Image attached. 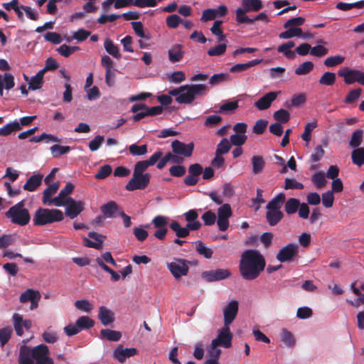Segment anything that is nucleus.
I'll return each instance as SVG.
<instances>
[{
  "label": "nucleus",
  "mask_w": 364,
  "mask_h": 364,
  "mask_svg": "<svg viewBox=\"0 0 364 364\" xmlns=\"http://www.w3.org/2000/svg\"><path fill=\"white\" fill-rule=\"evenodd\" d=\"M265 266V259L259 250H247L242 253L239 270L243 279H255L264 271Z\"/></svg>",
  "instance_id": "f257e3e1"
},
{
  "label": "nucleus",
  "mask_w": 364,
  "mask_h": 364,
  "mask_svg": "<svg viewBox=\"0 0 364 364\" xmlns=\"http://www.w3.org/2000/svg\"><path fill=\"white\" fill-rule=\"evenodd\" d=\"M208 90V87L203 84L185 85L169 90L168 94L176 97L179 104L191 105L197 97L206 95Z\"/></svg>",
  "instance_id": "f03ea898"
},
{
  "label": "nucleus",
  "mask_w": 364,
  "mask_h": 364,
  "mask_svg": "<svg viewBox=\"0 0 364 364\" xmlns=\"http://www.w3.org/2000/svg\"><path fill=\"white\" fill-rule=\"evenodd\" d=\"M162 151H156L148 160L138 161L134 169L132 178L129 182L146 183L150 181V174L144 171L150 166H154L161 157Z\"/></svg>",
  "instance_id": "7ed1b4c3"
},
{
  "label": "nucleus",
  "mask_w": 364,
  "mask_h": 364,
  "mask_svg": "<svg viewBox=\"0 0 364 364\" xmlns=\"http://www.w3.org/2000/svg\"><path fill=\"white\" fill-rule=\"evenodd\" d=\"M63 213L58 209L38 208L33 218L35 225H45L55 222L62 221Z\"/></svg>",
  "instance_id": "20e7f679"
},
{
  "label": "nucleus",
  "mask_w": 364,
  "mask_h": 364,
  "mask_svg": "<svg viewBox=\"0 0 364 364\" xmlns=\"http://www.w3.org/2000/svg\"><path fill=\"white\" fill-rule=\"evenodd\" d=\"M232 333L230 332L229 326H225L220 329L217 338L212 341L209 350L210 355L218 358L221 350L218 349L219 346L224 348H230L232 345Z\"/></svg>",
  "instance_id": "39448f33"
},
{
  "label": "nucleus",
  "mask_w": 364,
  "mask_h": 364,
  "mask_svg": "<svg viewBox=\"0 0 364 364\" xmlns=\"http://www.w3.org/2000/svg\"><path fill=\"white\" fill-rule=\"evenodd\" d=\"M242 8H237L235 11V20L238 24L251 21L247 14L250 11H258L262 8L261 0H242Z\"/></svg>",
  "instance_id": "423d86ee"
},
{
  "label": "nucleus",
  "mask_w": 364,
  "mask_h": 364,
  "mask_svg": "<svg viewBox=\"0 0 364 364\" xmlns=\"http://www.w3.org/2000/svg\"><path fill=\"white\" fill-rule=\"evenodd\" d=\"M6 216L9 218L13 223L21 226L27 225L31 219L28 210L23 208L22 202L10 208L6 213Z\"/></svg>",
  "instance_id": "0eeeda50"
},
{
  "label": "nucleus",
  "mask_w": 364,
  "mask_h": 364,
  "mask_svg": "<svg viewBox=\"0 0 364 364\" xmlns=\"http://www.w3.org/2000/svg\"><path fill=\"white\" fill-rule=\"evenodd\" d=\"M30 356L35 364H54L53 359L50 356L49 348L45 344L30 348Z\"/></svg>",
  "instance_id": "6e6552de"
},
{
  "label": "nucleus",
  "mask_w": 364,
  "mask_h": 364,
  "mask_svg": "<svg viewBox=\"0 0 364 364\" xmlns=\"http://www.w3.org/2000/svg\"><path fill=\"white\" fill-rule=\"evenodd\" d=\"M338 75L343 77V81L346 85L358 82L364 86V73L360 70L343 67L338 71Z\"/></svg>",
  "instance_id": "1a4fd4ad"
},
{
  "label": "nucleus",
  "mask_w": 364,
  "mask_h": 364,
  "mask_svg": "<svg viewBox=\"0 0 364 364\" xmlns=\"http://www.w3.org/2000/svg\"><path fill=\"white\" fill-rule=\"evenodd\" d=\"M190 262L181 259V258H173V260L166 264L168 269L176 279H179L182 277H185L188 274L189 271L188 264Z\"/></svg>",
  "instance_id": "9d476101"
},
{
  "label": "nucleus",
  "mask_w": 364,
  "mask_h": 364,
  "mask_svg": "<svg viewBox=\"0 0 364 364\" xmlns=\"http://www.w3.org/2000/svg\"><path fill=\"white\" fill-rule=\"evenodd\" d=\"M299 255V247L294 243L284 246L277 254L276 258L280 262H290L294 260Z\"/></svg>",
  "instance_id": "9b49d317"
},
{
  "label": "nucleus",
  "mask_w": 364,
  "mask_h": 364,
  "mask_svg": "<svg viewBox=\"0 0 364 364\" xmlns=\"http://www.w3.org/2000/svg\"><path fill=\"white\" fill-rule=\"evenodd\" d=\"M231 215L232 210L230 205L224 204L218 208L217 224L220 231H225L228 228L229 218Z\"/></svg>",
  "instance_id": "f8f14e48"
},
{
  "label": "nucleus",
  "mask_w": 364,
  "mask_h": 364,
  "mask_svg": "<svg viewBox=\"0 0 364 364\" xmlns=\"http://www.w3.org/2000/svg\"><path fill=\"white\" fill-rule=\"evenodd\" d=\"M65 215L70 219L75 218L84 210V203L82 201H76L72 198L66 199Z\"/></svg>",
  "instance_id": "ddd939ff"
},
{
  "label": "nucleus",
  "mask_w": 364,
  "mask_h": 364,
  "mask_svg": "<svg viewBox=\"0 0 364 364\" xmlns=\"http://www.w3.org/2000/svg\"><path fill=\"white\" fill-rule=\"evenodd\" d=\"M171 149L173 154L176 155H181L184 157H190L191 156L194 149V144L191 142L186 144L183 142L176 139L171 143Z\"/></svg>",
  "instance_id": "4468645a"
},
{
  "label": "nucleus",
  "mask_w": 364,
  "mask_h": 364,
  "mask_svg": "<svg viewBox=\"0 0 364 364\" xmlns=\"http://www.w3.org/2000/svg\"><path fill=\"white\" fill-rule=\"evenodd\" d=\"M231 275L230 272L227 269H217L203 272L202 277L208 282H213L228 278Z\"/></svg>",
  "instance_id": "2eb2a0df"
},
{
  "label": "nucleus",
  "mask_w": 364,
  "mask_h": 364,
  "mask_svg": "<svg viewBox=\"0 0 364 364\" xmlns=\"http://www.w3.org/2000/svg\"><path fill=\"white\" fill-rule=\"evenodd\" d=\"M237 312L238 302L232 300L223 309L224 325L230 326L236 318Z\"/></svg>",
  "instance_id": "dca6fc26"
},
{
  "label": "nucleus",
  "mask_w": 364,
  "mask_h": 364,
  "mask_svg": "<svg viewBox=\"0 0 364 364\" xmlns=\"http://www.w3.org/2000/svg\"><path fill=\"white\" fill-rule=\"evenodd\" d=\"M279 93L280 92H269L266 93L255 102V106L259 110H265L268 109L271 106L272 102L277 99Z\"/></svg>",
  "instance_id": "f3484780"
},
{
  "label": "nucleus",
  "mask_w": 364,
  "mask_h": 364,
  "mask_svg": "<svg viewBox=\"0 0 364 364\" xmlns=\"http://www.w3.org/2000/svg\"><path fill=\"white\" fill-rule=\"evenodd\" d=\"M137 350L134 348H126L118 346L114 351V358L120 363H124L127 358L135 355Z\"/></svg>",
  "instance_id": "a211bd4d"
},
{
  "label": "nucleus",
  "mask_w": 364,
  "mask_h": 364,
  "mask_svg": "<svg viewBox=\"0 0 364 364\" xmlns=\"http://www.w3.org/2000/svg\"><path fill=\"white\" fill-rule=\"evenodd\" d=\"M188 174L184 178L185 183H196L199 180L200 176L203 173V167L199 164H191L188 167Z\"/></svg>",
  "instance_id": "6ab92c4d"
},
{
  "label": "nucleus",
  "mask_w": 364,
  "mask_h": 364,
  "mask_svg": "<svg viewBox=\"0 0 364 364\" xmlns=\"http://www.w3.org/2000/svg\"><path fill=\"white\" fill-rule=\"evenodd\" d=\"M28 340H23L24 343L19 349V355L18 358V364H35L33 360L30 356V347L26 345Z\"/></svg>",
  "instance_id": "aec40b11"
},
{
  "label": "nucleus",
  "mask_w": 364,
  "mask_h": 364,
  "mask_svg": "<svg viewBox=\"0 0 364 364\" xmlns=\"http://www.w3.org/2000/svg\"><path fill=\"white\" fill-rule=\"evenodd\" d=\"M98 318L104 326H108L114 321V314L105 306L99 308Z\"/></svg>",
  "instance_id": "412c9836"
},
{
  "label": "nucleus",
  "mask_w": 364,
  "mask_h": 364,
  "mask_svg": "<svg viewBox=\"0 0 364 364\" xmlns=\"http://www.w3.org/2000/svg\"><path fill=\"white\" fill-rule=\"evenodd\" d=\"M59 189V183H50V186L44 190L43 196V203L46 205H55L52 196Z\"/></svg>",
  "instance_id": "4be33fe9"
},
{
  "label": "nucleus",
  "mask_w": 364,
  "mask_h": 364,
  "mask_svg": "<svg viewBox=\"0 0 364 364\" xmlns=\"http://www.w3.org/2000/svg\"><path fill=\"white\" fill-rule=\"evenodd\" d=\"M185 219L188 222L187 227L191 230H198L201 224L196 219L198 217V214L196 210H190L184 214Z\"/></svg>",
  "instance_id": "5701e85b"
},
{
  "label": "nucleus",
  "mask_w": 364,
  "mask_h": 364,
  "mask_svg": "<svg viewBox=\"0 0 364 364\" xmlns=\"http://www.w3.org/2000/svg\"><path fill=\"white\" fill-rule=\"evenodd\" d=\"M74 189V186L73 183H67L65 187L60 191L58 196L53 198V202L55 203V206L60 207L65 204L66 202L65 197L72 193Z\"/></svg>",
  "instance_id": "b1692460"
},
{
  "label": "nucleus",
  "mask_w": 364,
  "mask_h": 364,
  "mask_svg": "<svg viewBox=\"0 0 364 364\" xmlns=\"http://www.w3.org/2000/svg\"><path fill=\"white\" fill-rule=\"evenodd\" d=\"M100 210L105 218H112L116 217V213L119 210L118 205L113 200L102 205L100 207Z\"/></svg>",
  "instance_id": "393cba45"
},
{
  "label": "nucleus",
  "mask_w": 364,
  "mask_h": 364,
  "mask_svg": "<svg viewBox=\"0 0 364 364\" xmlns=\"http://www.w3.org/2000/svg\"><path fill=\"white\" fill-rule=\"evenodd\" d=\"M88 236L95 240V242L89 240L88 239L85 240V245L89 247H93L95 249H100L102 247V244L104 241V236L101 234L97 233L95 232H90L88 234Z\"/></svg>",
  "instance_id": "a878e982"
},
{
  "label": "nucleus",
  "mask_w": 364,
  "mask_h": 364,
  "mask_svg": "<svg viewBox=\"0 0 364 364\" xmlns=\"http://www.w3.org/2000/svg\"><path fill=\"white\" fill-rule=\"evenodd\" d=\"M14 85V77L12 74L6 73L4 77L0 74V95L1 96L3 95L4 88L9 90L13 88Z\"/></svg>",
  "instance_id": "bb28decb"
},
{
  "label": "nucleus",
  "mask_w": 364,
  "mask_h": 364,
  "mask_svg": "<svg viewBox=\"0 0 364 364\" xmlns=\"http://www.w3.org/2000/svg\"><path fill=\"white\" fill-rule=\"evenodd\" d=\"M183 54L182 46L176 44L168 50V59L171 63H177L182 60Z\"/></svg>",
  "instance_id": "cd10ccee"
},
{
  "label": "nucleus",
  "mask_w": 364,
  "mask_h": 364,
  "mask_svg": "<svg viewBox=\"0 0 364 364\" xmlns=\"http://www.w3.org/2000/svg\"><path fill=\"white\" fill-rule=\"evenodd\" d=\"M295 46V43L292 41H289L287 43H282L277 48L279 53H283V55L289 60H293L296 58L294 51L290 50Z\"/></svg>",
  "instance_id": "c85d7f7f"
},
{
  "label": "nucleus",
  "mask_w": 364,
  "mask_h": 364,
  "mask_svg": "<svg viewBox=\"0 0 364 364\" xmlns=\"http://www.w3.org/2000/svg\"><path fill=\"white\" fill-rule=\"evenodd\" d=\"M262 61V59H255L245 63H238L232 66L230 69V71L232 73H242L248 70L251 67L259 64Z\"/></svg>",
  "instance_id": "c756f323"
},
{
  "label": "nucleus",
  "mask_w": 364,
  "mask_h": 364,
  "mask_svg": "<svg viewBox=\"0 0 364 364\" xmlns=\"http://www.w3.org/2000/svg\"><path fill=\"white\" fill-rule=\"evenodd\" d=\"M285 194L280 193L274 197L267 205V210H280V208L285 202Z\"/></svg>",
  "instance_id": "7c9ffc66"
},
{
  "label": "nucleus",
  "mask_w": 364,
  "mask_h": 364,
  "mask_svg": "<svg viewBox=\"0 0 364 364\" xmlns=\"http://www.w3.org/2000/svg\"><path fill=\"white\" fill-rule=\"evenodd\" d=\"M284 214L281 210H267L266 218L269 225L274 226L283 218Z\"/></svg>",
  "instance_id": "2f4dec72"
},
{
  "label": "nucleus",
  "mask_w": 364,
  "mask_h": 364,
  "mask_svg": "<svg viewBox=\"0 0 364 364\" xmlns=\"http://www.w3.org/2000/svg\"><path fill=\"white\" fill-rule=\"evenodd\" d=\"M355 285L356 282L352 283L350 285V288L353 292L358 297L354 301L347 300V301L353 306L358 307L360 305L364 304V292L362 293V291L358 287H356Z\"/></svg>",
  "instance_id": "473e14b6"
},
{
  "label": "nucleus",
  "mask_w": 364,
  "mask_h": 364,
  "mask_svg": "<svg viewBox=\"0 0 364 364\" xmlns=\"http://www.w3.org/2000/svg\"><path fill=\"white\" fill-rule=\"evenodd\" d=\"M21 129L19 122L16 120L6 124L3 127L0 128V135L6 136L11 134L13 132Z\"/></svg>",
  "instance_id": "72a5a7b5"
},
{
  "label": "nucleus",
  "mask_w": 364,
  "mask_h": 364,
  "mask_svg": "<svg viewBox=\"0 0 364 364\" xmlns=\"http://www.w3.org/2000/svg\"><path fill=\"white\" fill-rule=\"evenodd\" d=\"M196 250L200 255L206 259H210L213 256V251L212 249L208 247L204 242L198 240L195 242Z\"/></svg>",
  "instance_id": "f704fd0d"
},
{
  "label": "nucleus",
  "mask_w": 364,
  "mask_h": 364,
  "mask_svg": "<svg viewBox=\"0 0 364 364\" xmlns=\"http://www.w3.org/2000/svg\"><path fill=\"white\" fill-rule=\"evenodd\" d=\"M170 228L178 237H186L189 235L190 230H191L187 226L185 228L181 227L177 221H173L170 224Z\"/></svg>",
  "instance_id": "c9c22d12"
},
{
  "label": "nucleus",
  "mask_w": 364,
  "mask_h": 364,
  "mask_svg": "<svg viewBox=\"0 0 364 364\" xmlns=\"http://www.w3.org/2000/svg\"><path fill=\"white\" fill-rule=\"evenodd\" d=\"M104 47L106 51L114 58L117 59L121 58L118 46H116L110 38L105 39Z\"/></svg>",
  "instance_id": "e433bc0d"
},
{
  "label": "nucleus",
  "mask_w": 364,
  "mask_h": 364,
  "mask_svg": "<svg viewBox=\"0 0 364 364\" xmlns=\"http://www.w3.org/2000/svg\"><path fill=\"white\" fill-rule=\"evenodd\" d=\"M43 71H38L37 74L31 78L28 88L32 90L41 89L43 84Z\"/></svg>",
  "instance_id": "4c0bfd02"
},
{
  "label": "nucleus",
  "mask_w": 364,
  "mask_h": 364,
  "mask_svg": "<svg viewBox=\"0 0 364 364\" xmlns=\"http://www.w3.org/2000/svg\"><path fill=\"white\" fill-rule=\"evenodd\" d=\"M363 139V130L358 129L354 131L351 135L349 145L352 148H358L361 144Z\"/></svg>",
  "instance_id": "58836bf2"
},
{
  "label": "nucleus",
  "mask_w": 364,
  "mask_h": 364,
  "mask_svg": "<svg viewBox=\"0 0 364 364\" xmlns=\"http://www.w3.org/2000/svg\"><path fill=\"white\" fill-rule=\"evenodd\" d=\"M251 161L252 165V173L254 174L261 173L265 164L263 157L261 156H252Z\"/></svg>",
  "instance_id": "ea45409f"
},
{
  "label": "nucleus",
  "mask_w": 364,
  "mask_h": 364,
  "mask_svg": "<svg viewBox=\"0 0 364 364\" xmlns=\"http://www.w3.org/2000/svg\"><path fill=\"white\" fill-rule=\"evenodd\" d=\"M102 338H106L111 341H118L122 337V333L119 331L111 329H102L100 331Z\"/></svg>",
  "instance_id": "a19ab883"
},
{
  "label": "nucleus",
  "mask_w": 364,
  "mask_h": 364,
  "mask_svg": "<svg viewBox=\"0 0 364 364\" xmlns=\"http://www.w3.org/2000/svg\"><path fill=\"white\" fill-rule=\"evenodd\" d=\"M299 205L300 201L299 199L291 198L286 201L284 210L288 215H292L298 210Z\"/></svg>",
  "instance_id": "79ce46f5"
},
{
  "label": "nucleus",
  "mask_w": 364,
  "mask_h": 364,
  "mask_svg": "<svg viewBox=\"0 0 364 364\" xmlns=\"http://www.w3.org/2000/svg\"><path fill=\"white\" fill-rule=\"evenodd\" d=\"M353 163L358 166L364 164V148H355L351 154Z\"/></svg>",
  "instance_id": "37998d69"
},
{
  "label": "nucleus",
  "mask_w": 364,
  "mask_h": 364,
  "mask_svg": "<svg viewBox=\"0 0 364 364\" xmlns=\"http://www.w3.org/2000/svg\"><path fill=\"white\" fill-rule=\"evenodd\" d=\"M36 297H37V299H41V296L40 292L38 291L29 289L21 294L19 299L21 303H26L28 301H31L36 299Z\"/></svg>",
  "instance_id": "c03bdc74"
},
{
  "label": "nucleus",
  "mask_w": 364,
  "mask_h": 364,
  "mask_svg": "<svg viewBox=\"0 0 364 364\" xmlns=\"http://www.w3.org/2000/svg\"><path fill=\"white\" fill-rule=\"evenodd\" d=\"M287 30L279 33L281 39H289L293 37H299L302 35V30L300 28L289 27Z\"/></svg>",
  "instance_id": "a18cd8bd"
},
{
  "label": "nucleus",
  "mask_w": 364,
  "mask_h": 364,
  "mask_svg": "<svg viewBox=\"0 0 364 364\" xmlns=\"http://www.w3.org/2000/svg\"><path fill=\"white\" fill-rule=\"evenodd\" d=\"M336 76L334 73L326 72L320 77L318 82L325 86H332L335 84Z\"/></svg>",
  "instance_id": "49530a36"
},
{
  "label": "nucleus",
  "mask_w": 364,
  "mask_h": 364,
  "mask_svg": "<svg viewBox=\"0 0 364 364\" xmlns=\"http://www.w3.org/2000/svg\"><path fill=\"white\" fill-rule=\"evenodd\" d=\"M281 340L287 347L289 348L294 347L296 343V340L293 334L285 328L282 331Z\"/></svg>",
  "instance_id": "de8ad7c7"
},
{
  "label": "nucleus",
  "mask_w": 364,
  "mask_h": 364,
  "mask_svg": "<svg viewBox=\"0 0 364 364\" xmlns=\"http://www.w3.org/2000/svg\"><path fill=\"white\" fill-rule=\"evenodd\" d=\"M314 68V63L311 61H306L299 65L295 69V74L297 75H304L309 73Z\"/></svg>",
  "instance_id": "09e8293b"
},
{
  "label": "nucleus",
  "mask_w": 364,
  "mask_h": 364,
  "mask_svg": "<svg viewBox=\"0 0 364 364\" xmlns=\"http://www.w3.org/2000/svg\"><path fill=\"white\" fill-rule=\"evenodd\" d=\"M361 92L362 89L360 87L350 90L344 100V102L346 104H353L355 102L360 98Z\"/></svg>",
  "instance_id": "8fccbe9b"
},
{
  "label": "nucleus",
  "mask_w": 364,
  "mask_h": 364,
  "mask_svg": "<svg viewBox=\"0 0 364 364\" xmlns=\"http://www.w3.org/2000/svg\"><path fill=\"white\" fill-rule=\"evenodd\" d=\"M274 119L281 124L287 123L290 119L289 112L284 109L276 111L273 114Z\"/></svg>",
  "instance_id": "3c124183"
},
{
  "label": "nucleus",
  "mask_w": 364,
  "mask_h": 364,
  "mask_svg": "<svg viewBox=\"0 0 364 364\" xmlns=\"http://www.w3.org/2000/svg\"><path fill=\"white\" fill-rule=\"evenodd\" d=\"M231 77L228 73H218L210 77L209 83L211 85H217L223 82L230 81Z\"/></svg>",
  "instance_id": "603ef678"
},
{
  "label": "nucleus",
  "mask_w": 364,
  "mask_h": 364,
  "mask_svg": "<svg viewBox=\"0 0 364 364\" xmlns=\"http://www.w3.org/2000/svg\"><path fill=\"white\" fill-rule=\"evenodd\" d=\"M43 140H46V142L49 141H53V142H60V140L57 136H55L50 134L43 133L40 136H34L32 138H31L30 141L38 143Z\"/></svg>",
  "instance_id": "864d4df0"
},
{
  "label": "nucleus",
  "mask_w": 364,
  "mask_h": 364,
  "mask_svg": "<svg viewBox=\"0 0 364 364\" xmlns=\"http://www.w3.org/2000/svg\"><path fill=\"white\" fill-rule=\"evenodd\" d=\"M43 339L48 343H54L58 340L57 333L52 327H48L42 334Z\"/></svg>",
  "instance_id": "5fc2aeb1"
},
{
  "label": "nucleus",
  "mask_w": 364,
  "mask_h": 364,
  "mask_svg": "<svg viewBox=\"0 0 364 364\" xmlns=\"http://www.w3.org/2000/svg\"><path fill=\"white\" fill-rule=\"evenodd\" d=\"M222 23V21H215L210 28L212 33L218 37L219 42L227 41L225 39L226 36L223 34V31L220 29V26Z\"/></svg>",
  "instance_id": "6e6d98bb"
},
{
  "label": "nucleus",
  "mask_w": 364,
  "mask_h": 364,
  "mask_svg": "<svg viewBox=\"0 0 364 364\" xmlns=\"http://www.w3.org/2000/svg\"><path fill=\"white\" fill-rule=\"evenodd\" d=\"M69 146H60L55 144L50 147V151L54 158H58L61 155L65 154L70 151Z\"/></svg>",
  "instance_id": "4d7b16f0"
},
{
  "label": "nucleus",
  "mask_w": 364,
  "mask_h": 364,
  "mask_svg": "<svg viewBox=\"0 0 364 364\" xmlns=\"http://www.w3.org/2000/svg\"><path fill=\"white\" fill-rule=\"evenodd\" d=\"M344 60H345V57L343 55H333V56H330V57L327 58L324 60L323 64L326 67H335V66L342 64Z\"/></svg>",
  "instance_id": "13d9d810"
},
{
  "label": "nucleus",
  "mask_w": 364,
  "mask_h": 364,
  "mask_svg": "<svg viewBox=\"0 0 364 364\" xmlns=\"http://www.w3.org/2000/svg\"><path fill=\"white\" fill-rule=\"evenodd\" d=\"M317 127V122H309L305 125L304 131L303 134H301V139L309 142L311 139V132L314 128Z\"/></svg>",
  "instance_id": "bf43d9fd"
},
{
  "label": "nucleus",
  "mask_w": 364,
  "mask_h": 364,
  "mask_svg": "<svg viewBox=\"0 0 364 364\" xmlns=\"http://www.w3.org/2000/svg\"><path fill=\"white\" fill-rule=\"evenodd\" d=\"M231 148V144L228 139L223 138L217 145L215 153L220 155L227 154Z\"/></svg>",
  "instance_id": "052dcab7"
},
{
  "label": "nucleus",
  "mask_w": 364,
  "mask_h": 364,
  "mask_svg": "<svg viewBox=\"0 0 364 364\" xmlns=\"http://www.w3.org/2000/svg\"><path fill=\"white\" fill-rule=\"evenodd\" d=\"M247 139L246 134H234L230 137V143L235 146H241L245 144Z\"/></svg>",
  "instance_id": "680f3d73"
},
{
  "label": "nucleus",
  "mask_w": 364,
  "mask_h": 364,
  "mask_svg": "<svg viewBox=\"0 0 364 364\" xmlns=\"http://www.w3.org/2000/svg\"><path fill=\"white\" fill-rule=\"evenodd\" d=\"M112 171V166L109 164H105L100 167L99 171L95 174V177L98 180H103L109 176Z\"/></svg>",
  "instance_id": "e2e57ef3"
},
{
  "label": "nucleus",
  "mask_w": 364,
  "mask_h": 364,
  "mask_svg": "<svg viewBox=\"0 0 364 364\" xmlns=\"http://www.w3.org/2000/svg\"><path fill=\"white\" fill-rule=\"evenodd\" d=\"M227 45L225 43H220L216 46L210 48L208 50V55L210 56H220L224 54L226 51Z\"/></svg>",
  "instance_id": "0e129e2a"
},
{
  "label": "nucleus",
  "mask_w": 364,
  "mask_h": 364,
  "mask_svg": "<svg viewBox=\"0 0 364 364\" xmlns=\"http://www.w3.org/2000/svg\"><path fill=\"white\" fill-rule=\"evenodd\" d=\"M166 25L170 28H176L183 22V19L177 14H171L166 17Z\"/></svg>",
  "instance_id": "69168bd1"
},
{
  "label": "nucleus",
  "mask_w": 364,
  "mask_h": 364,
  "mask_svg": "<svg viewBox=\"0 0 364 364\" xmlns=\"http://www.w3.org/2000/svg\"><path fill=\"white\" fill-rule=\"evenodd\" d=\"M77 324L80 328V331L84 328H90L94 326V321L86 316H80L77 321Z\"/></svg>",
  "instance_id": "338daca9"
},
{
  "label": "nucleus",
  "mask_w": 364,
  "mask_h": 364,
  "mask_svg": "<svg viewBox=\"0 0 364 364\" xmlns=\"http://www.w3.org/2000/svg\"><path fill=\"white\" fill-rule=\"evenodd\" d=\"M323 205L326 208H331L333 205L334 202V196L333 191H328L322 194L321 198Z\"/></svg>",
  "instance_id": "774afa93"
}]
</instances>
